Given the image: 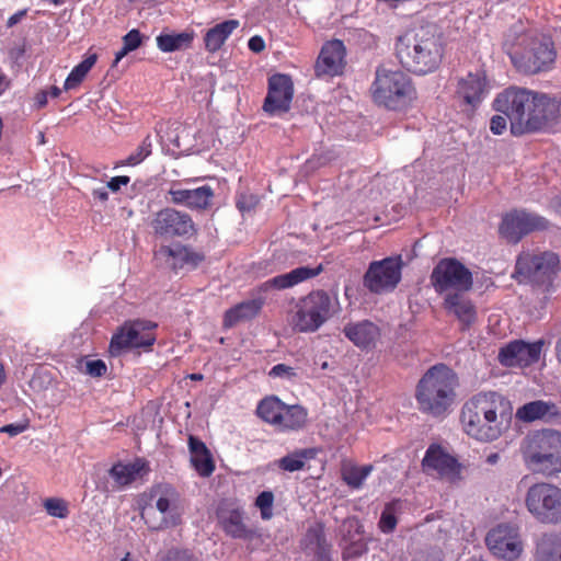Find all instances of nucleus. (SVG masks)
<instances>
[{"label": "nucleus", "mask_w": 561, "mask_h": 561, "mask_svg": "<svg viewBox=\"0 0 561 561\" xmlns=\"http://www.w3.org/2000/svg\"><path fill=\"white\" fill-rule=\"evenodd\" d=\"M518 48L511 53L512 61L527 73L549 71L556 61L557 53L550 37L528 32L518 38Z\"/></svg>", "instance_id": "0eeeda50"}, {"label": "nucleus", "mask_w": 561, "mask_h": 561, "mask_svg": "<svg viewBox=\"0 0 561 561\" xmlns=\"http://www.w3.org/2000/svg\"><path fill=\"white\" fill-rule=\"evenodd\" d=\"M334 300L323 290H314L299 299L290 316V323L296 331L316 332L334 312Z\"/></svg>", "instance_id": "1a4fd4ad"}, {"label": "nucleus", "mask_w": 561, "mask_h": 561, "mask_svg": "<svg viewBox=\"0 0 561 561\" xmlns=\"http://www.w3.org/2000/svg\"><path fill=\"white\" fill-rule=\"evenodd\" d=\"M158 323L146 319L125 321L112 335L108 352L117 357L130 350L150 352L157 341Z\"/></svg>", "instance_id": "9d476101"}, {"label": "nucleus", "mask_w": 561, "mask_h": 561, "mask_svg": "<svg viewBox=\"0 0 561 561\" xmlns=\"http://www.w3.org/2000/svg\"><path fill=\"white\" fill-rule=\"evenodd\" d=\"M399 510V501H393L386 504L378 523V527L381 530V533L391 534L396 529L398 524L396 514Z\"/></svg>", "instance_id": "a19ab883"}, {"label": "nucleus", "mask_w": 561, "mask_h": 561, "mask_svg": "<svg viewBox=\"0 0 561 561\" xmlns=\"http://www.w3.org/2000/svg\"><path fill=\"white\" fill-rule=\"evenodd\" d=\"M237 207L238 209L243 213L245 211V201L243 199V197L241 196L240 198H238L237 201Z\"/></svg>", "instance_id": "338daca9"}, {"label": "nucleus", "mask_w": 561, "mask_h": 561, "mask_svg": "<svg viewBox=\"0 0 561 561\" xmlns=\"http://www.w3.org/2000/svg\"><path fill=\"white\" fill-rule=\"evenodd\" d=\"M96 61L98 54L88 51L84 59L75 66L66 78L64 89L68 91L78 88Z\"/></svg>", "instance_id": "e433bc0d"}, {"label": "nucleus", "mask_w": 561, "mask_h": 561, "mask_svg": "<svg viewBox=\"0 0 561 561\" xmlns=\"http://www.w3.org/2000/svg\"><path fill=\"white\" fill-rule=\"evenodd\" d=\"M507 117L494 115L490 121V129L494 135H501L507 127Z\"/></svg>", "instance_id": "864d4df0"}, {"label": "nucleus", "mask_w": 561, "mask_h": 561, "mask_svg": "<svg viewBox=\"0 0 561 561\" xmlns=\"http://www.w3.org/2000/svg\"><path fill=\"white\" fill-rule=\"evenodd\" d=\"M485 542L494 557L505 561L517 560L524 551L519 528L510 524H500L491 529Z\"/></svg>", "instance_id": "f3484780"}, {"label": "nucleus", "mask_w": 561, "mask_h": 561, "mask_svg": "<svg viewBox=\"0 0 561 561\" xmlns=\"http://www.w3.org/2000/svg\"><path fill=\"white\" fill-rule=\"evenodd\" d=\"M130 182L129 176L127 175H118L112 178L107 184L106 187L111 190L112 192L116 193L121 190L123 185H127Z\"/></svg>", "instance_id": "5fc2aeb1"}, {"label": "nucleus", "mask_w": 561, "mask_h": 561, "mask_svg": "<svg viewBox=\"0 0 561 561\" xmlns=\"http://www.w3.org/2000/svg\"><path fill=\"white\" fill-rule=\"evenodd\" d=\"M309 546L317 552H324L327 549V540L323 530L320 527L311 528L306 535Z\"/></svg>", "instance_id": "49530a36"}, {"label": "nucleus", "mask_w": 561, "mask_h": 561, "mask_svg": "<svg viewBox=\"0 0 561 561\" xmlns=\"http://www.w3.org/2000/svg\"><path fill=\"white\" fill-rule=\"evenodd\" d=\"M106 371V364L102 359H92L85 363V373L91 377H103Z\"/></svg>", "instance_id": "8fccbe9b"}, {"label": "nucleus", "mask_w": 561, "mask_h": 561, "mask_svg": "<svg viewBox=\"0 0 561 561\" xmlns=\"http://www.w3.org/2000/svg\"><path fill=\"white\" fill-rule=\"evenodd\" d=\"M542 346L541 340L534 343L513 341L501 348L499 360L506 367H527L539 360Z\"/></svg>", "instance_id": "412c9836"}, {"label": "nucleus", "mask_w": 561, "mask_h": 561, "mask_svg": "<svg viewBox=\"0 0 561 561\" xmlns=\"http://www.w3.org/2000/svg\"><path fill=\"white\" fill-rule=\"evenodd\" d=\"M248 48L251 49L253 53L259 54L265 49V42L259 35L252 36L248 41Z\"/></svg>", "instance_id": "6e6d98bb"}, {"label": "nucleus", "mask_w": 561, "mask_h": 561, "mask_svg": "<svg viewBox=\"0 0 561 561\" xmlns=\"http://www.w3.org/2000/svg\"><path fill=\"white\" fill-rule=\"evenodd\" d=\"M270 376L274 378H282L288 381H294L299 377L295 368L287 366L285 364L275 365L270 370Z\"/></svg>", "instance_id": "de8ad7c7"}, {"label": "nucleus", "mask_w": 561, "mask_h": 561, "mask_svg": "<svg viewBox=\"0 0 561 561\" xmlns=\"http://www.w3.org/2000/svg\"><path fill=\"white\" fill-rule=\"evenodd\" d=\"M193 33H161L157 36L158 48L163 53H172L188 48L193 42Z\"/></svg>", "instance_id": "c9c22d12"}, {"label": "nucleus", "mask_w": 561, "mask_h": 561, "mask_svg": "<svg viewBox=\"0 0 561 561\" xmlns=\"http://www.w3.org/2000/svg\"><path fill=\"white\" fill-rule=\"evenodd\" d=\"M457 93L467 104L477 106L486 93L485 77L481 73H468L459 81Z\"/></svg>", "instance_id": "2f4dec72"}, {"label": "nucleus", "mask_w": 561, "mask_h": 561, "mask_svg": "<svg viewBox=\"0 0 561 561\" xmlns=\"http://www.w3.org/2000/svg\"><path fill=\"white\" fill-rule=\"evenodd\" d=\"M34 101L37 108L45 107L48 102V92L45 90L39 91L38 93H36Z\"/></svg>", "instance_id": "4d7b16f0"}, {"label": "nucleus", "mask_w": 561, "mask_h": 561, "mask_svg": "<svg viewBox=\"0 0 561 561\" xmlns=\"http://www.w3.org/2000/svg\"><path fill=\"white\" fill-rule=\"evenodd\" d=\"M123 45L130 51L137 49L141 45V34L138 30H130L123 36Z\"/></svg>", "instance_id": "3c124183"}, {"label": "nucleus", "mask_w": 561, "mask_h": 561, "mask_svg": "<svg viewBox=\"0 0 561 561\" xmlns=\"http://www.w3.org/2000/svg\"><path fill=\"white\" fill-rule=\"evenodd\" d=\"M44 507L48 515L58 518H66L69 515L68 504L59 497H48L44 501Z\"/></svg>", "instance_id": "37998d69"}, {"label": "nucleus", "mask_w": 561, "mask_h": 561, "mask_svg": "<svg viewBox=\"0 0 561 561\" xmlns=\"http://www.w3.org/2000/svg\"><path fill=\"white\" fill-rule=\"evenodd\" d=\"M214 188L203 185L196 188H182L172 185L168 191V201L174 205L184 206L192 210H206L213 205Z\"/></svg>", "instance_id": "b1692460"}, {"label": "nucleus", "mask_w": 561, "mask_h": 561, "mask_svg": "<svg viewBox=\"0 0 561 561\" xmlns=\"http://www.w3.org/2000/svg\"><path fill=\"white\" fill-rule=\"evenodd\" d=\"M154 257L175 272L182 268H196L205 260L204 253L182 243L161 245L154 251Z\"/></svg>", "instance_id": "4be33fe9"}, {"label": "nucleus", "mask_w": 561, "mask_h": 561, "mask_svg": "<svg viewBox=\"0 0 561 561\" xmlns=\"http://www.w3.org/2000/svg\"><path fill=\"white\" fill-rule=\"evenodd\" d=\"M549 220L527 210H514L503 217L501 234L510 242L517 243L524 236L549 228Z\"/></svg>", "instance_id": "6ab92c4d"}, {"label": "nucleus", "mask_w": 561, "mask_h": 561, "mask_svg": "<svg viewBox=\"0 0 561 561\" xmlns=\"http://www.w3.org/2000/svg\"><path fill=\"white\" fill-rule=\"evenodd\" d=\"M283 401L276 396L266 397L260 401L256 408L257 416L274 430L278 421L280 410H283Z\"/></svg>", "instance_id": "58836bf2"}, {"label": "nucleus", "mask_w": 561, "mask_h": 561, "mask_svg": "<svg viewBox=\"0 0 561 561\" xmlns=\"http://www.w3.org/2000/svg\"><path fill=\"white\" fill-rule=\"evenodd\" d=\"M130 50L127 49L124 45L123 47L115 54L114 66L118 64Z\"/></svg>", "instance_id": "680f3d73"}, {"label": "nucleus", "mask_w": 561, "mask_h": 561, "mask_svg": "<svg viewBox=\"0 0 561 561\" xmlns=\"http://www.w3.org/2000/svg\"><path fill=\"white\" fill-rule=\"evenodd\" d=\"M145 496L148 503L141 507L140 516L151 530L179 526L182 522L176 511L179 492L167 482L153 484Z\"/></svg>", "instance_id": "39448f33"}, {"label": "nucleus", "mask_w": 561, "mask_h": 561, "mask_svg": "<svg viewBox=\"0 0 561 561\" xmlns=\"http://www.w3.org/2000/svg\"><path fill=\"white\" fill-rule=\"evenodd\" d=\"M534 561H561V534H543L536 542Z\"/></svg>", "instance_id": "72a5a7b5"}, {"label": "nucleus", "mask_w": 561, "mask_h": 561, "mask_svg": "<svg viewBox=\"0 0 561 561\" xmlns=\"http://www.w3.org/2000/svg\"><path fill=\"white\" fill-rule=\"evenodd\" d=\"M457 387V375L449 367H431L416 386L415 399L420 411L434 417L445 415L455 403Z\"/></svg>", "instance_id": "7ed1b4c3"}, {"label": "nucleus", "mask_w": 561, "mask_h": 561, "mask_svg": "<svg viewBox=\"0 0 561 561\" xmlns=\"http://www.w3.org/2000/svg\"><path fill=\"white\" fill-rule=\"evenodd\" d=\"M526 467L551 476L561 472V433L545 430L529 434L522 446Z\"/></svg>", "instance_id": "20e7f679"}, {"label": "nucleus", "mask_w": 561, "mask_h": 561, "mask_svg": "<svg viewBox=\"0 0 561 561\" xmlns=\"http://www.w3.org/2000/svg\"><path fill=\"white\" fill-rule=\"evenodd\" d=\"M314 455L313 449H297L279 458L275 463L283 471L295 472L304 469L306 461L313 458Z\"/></svg>", "instance_id": "4c0bfd02"}, {"label": "nucleus", "mask_w": 561, "mask_h": 561, "mask_svg": "<svg viewBox=\"0 0 561 561\" xmlns=\"http://www.w3.org/2000/svg\"><path fill=\"white\" fill-rule=\"evenodd\" d=\"M371 470V466H344L342 469V477L343 480L347 483V485L357 489L362 486L363 482L369 476Z\"/></svg>", "instance_id": "ea45409f"}, {"label": "nucleus", "mask_w": 561, "mask_h": 561, "mask_svg": "<svg viewBox=\"0 0 561 561\" xmlns=\"http://www.w3.org/2000/svg\"><path fill=\"white\" fill-rule=\"evenodd\" d=\"M536 91L508 88L496 95L493 108L504 114L511 123V133L522 136L533 133V108Z\"/></svg>", "instance_id": "423d86ee"}, {"label": "nucleus", "mask_w": 561, "mask_h": 561, "mask_svg": "<svg viewBox=\"0 0 561 561\" xmlns=\"http://www.w3.org/2000/svg\"><path fill=\"white\" fill-rule=\"evenodd\" d=\"M397 57L410 71L426 75L440 64L443 46L432 26H421L402 34L396 44Z\"/></svg>", "instance_id": "f03ea898"}, {"label": "nucleus", "mask_w": 561, "mask_h": 561, "mask_svg": "<svg viewBox=\"0 0 561 561\" xmlns=\"http://www.w3.org/2000/svg\"><path fill=\"white\" fill-rule=\"evenodd\" d=\"M320 272V266L317 268L301 266L290 271L289 273L275 276L274 278L265 282L260 287H257V289L252 291L251 298L248 300V319L254 318L260 313L266 301V294L270 288H290L304 280L317 276Z\"/></svg>", "instance_id": "2eb2a0df"}, {"label": "nucleus", "mask_w": 561, "mask_h": 561, "mask_svg": "<svg viewBox=\"0 0 561 561\" xmlns=\"http://www.w3.org/2000/svg\"><path fill=\"white\" fill-rule=\"evenodd\" d=\"M559 270L560 260L553 252H523L516 261L515 274L519 282L548 285Z\"/></svg>", "instance_id": "ddd939ff"}, {"label": "nucleus", "mask_w": 561, "mask_h": 561, "mask_svg": "<svg viewBox=\"0 0 561 561\" xmlns=\"http://www.w3.org/2000/svg\"><path fill=\"white\" fill-rule=\"evenodd\" d=\"M466 294H448L444 297V308L448 313L455 316L463 328H469L477 319V311Z\"/></svg>", "instance_id": "a878e982"}, {"label": "nucleus", "mask_w": 561, "mask_h": 561, "mask_svg": "<svg viewBox=\"0 0 561 561\" xmlns=\"http://www.w3.org/2000/svg\"><path fill=\"white\" fill-rule=\"evenodd\" d=\"M274 495L271 491H263L255 500V506L261 511L263 519H270L273 515Z\"/></svg>", "instance_id": "c03bdc74"}, {"label": "nucleus", "mask_w": 561, "mask_h": 561, "mask_svg": "<svg viewBox=\"0 0 561 561\" xmlns=\"http://www.w3.org/2000/svg\"><path fill=\"white\" fill-rule=\"evenodd\" d=\"M217 517L219 524L228 535L234 538H243L245 536L243 513L236 508L233 503H220L217 510Z\"/></svg>", "instance_id": "7c9ffc66"}, {"label": "nucleus", "mask_w": 561, "mask_h": 561, "mask_svg": "<svg viewBox=\"0 0 561 561\" xmlns=\"http://www.w3.org/2000/svg\"><path fill=\"white\" fill-rule=\"evenodd\" d=\"M533 113V133L550 131L561 121V99L536 92Z\"/></svg>", "instance_id": "aec40b11"}, {"label": "nucleus", "mask_w": 561, "mask_h": 561, "mask_svg": "<svg viewBox=\"0 0 561 561\" xmlns=\"http://www.w3.org/2000/svg\"><path fill=\"white\" fill-rule=\"evenodd\" d=\"M402 268L400 255L373 261L363 277V284L374 294L392 291L401 280Z\"/></svg>", "instance_id": "4468645a"}, {"label": "nucleus", "mask_w": 561, "mask_h": 561, "mask_svg": "<svg viewBox=\"0 0 561 561\" xmlns=\"http://www.w3.org/2000/svg\"><path fill=\"white\" fill-rule=\"evenodd\" d=\"M294 95V87L290 77L286 75H274L270 78L268 93L263 108L271 115L286 113L290 108Z\"/></svg>", "instance_id": "5701e85b"}, {"label": "nucleus", "mask_w": 561, "mask_h": 561, "mask_svg": "<svg viewBox=\"0 0 561 561\" xmlns=\"http://www.w3.org/2000/svg\"><path fill=\"white\" fill-rule=\"evenodd\" d=\"M525 506L539 523L546 525L560 524L561 489L551 483H536L526 493Z\"/></svg>", "instance_id": "9b49d317"}, {"label": "nucleus", "mask_w": 561, "mask_h": 561, "mask_svg": "<svg viewBox=\"0 0 561 561\" xmlns=\"http://www.w3.org/2000/svg\"><path fill=\"white\" fill-rule=\"evenodd\" d=\"M245 317V302H239L234 307L226 311L224 317V327L226 329L234 327Z\"/></svg>", "instance_id": "a18cd8bd"}, {"label": "nucleus", "mask_w": 561, "mask_h": 561, "mask_svg": "<svg viewBox=\"0 0 561 561\" xmlns=\"http://www.w3.org/2000/svg\"><path fill=\"white\" fill-rule=\"evenodd\" d=\"M28 427H30V421L24 420L19 423L7 424V425L0 427V433H5V434L10 435L11 437H13L19 434H22Z\"/></svg>", "instance_id": "603ef678"}, {"label": "nucleus", "mask_w": 561, "mask_h": 561, "mask_svg": "<svg viewBox=\"0 0 561 561\" xmlns=\"http://www.w3.org/2000/svg\"><path fill=\"white\" fill-rule=\"evenodd\" d=\"M188 450L191 453V463L195 471L203 478H208L215 471V461L210 450L204 442L194 435L188 436Z\"/></svg>", "instance_id": "c85d7f7f"}, {"label": "nucleus", "mask_w": 561, "mask_h": 561, "mask_svg": "<svg viewBox=\"0 0 561 561\" xmlns=\"http://www.w3.org/2000/svg\"><path fill=\"white\" fill-rule=\"evenodd\" d=\"M343 332L359 348L374 347L380 336L378 327L368 320L347 323Z\"/></svg>", "instance_id": "cd10ccee"}, {"label": "nucleus", "mask_w": 561, "mask_h": 561, "mask_svg": "<svg viewBox=\"0 0 561 561\" xmlns=\"http://www.w3.org/2000/svg\"><path fill=\"white\" fill-rule=\"evenodd\" d=\"M559 415L558 407L543 400L528 402L516 411V417L523 422H534L537 420H550Z\"/></svg>", "instance_id": "473e14b6"}, {"label": "nucleus", "mask_w": 561, "mask_h": 561, "mask_svg": "<svg viewBox=\"0 0 561 561\" xmlns=\"http://www.w3.org/2000/svg\"><path fill=\"white\" fill-rule=\"evenodd\" d=\"M92 195L94 198H96L103 203L108 199V193H107L106 188H104V187L93 190Z\"/></svg>", "instance_id": "bf43d9fd"}, {"label": "nucleus", "mask_w": 561, "mask_h": 561, "mask_svg": "<svg viewBox=\"0 0 561 561\" xmlns=\"http://www.w3.org/2000/svg\"><path fill=\"white\" fill-rule=\"evenodd\" d=\"M501 459V456L499 453H491L486 456L485 462L490 466H495Z\"/></svg>", "instance_id": "052dcab7"}, {"label": "nucleus", "mask_w": 561, "mask_h": 561, "mask_svg": "<svg viewBox=\"0 0 561 561\" xmlns=\"http://www.w3.org/2000/svg\"><path fill=\"white\" fill-rule=\"evenodd\" d=\"M150 472L149 461L137 457L133 462H117L112 466L108 473L119 486L131 484L138 478H142Z\"/></svg>", "instance_id": "bb28decb"}, {"label": "nucleus", "mask_w": 561, "mask_h": 561, "mask_svg": "<svg viewBox=\"0 0 561 561\" xmlns=\"http://www.w3.org/2000/svg\"><path fill=\"white\" fill-rule=\"evenodd\" d=\"M371 90L374 101L390 110H401L415 99L410 78L400 70L378 69Z\"/></svg>", "instance_id": "6e6552de"}, {"label": "nucleus", "mask_w": 561, "mask_h": 561, "mask_svg": "<svg viewBox=\"0 0 561 561\" xmlns=\"http://www.w3.org/2000/svg\"><path fill=\"white\" fill-rule=\"evenodd\" d=\"M61 93V90L56 87V85H53L48 92V95H50L51 98H58Z\"/></svg>", "instance_id": "69168bd1"}, {"label": "nucleus", "mask_w": 561, "mask_h": 561, "mask_svg": "<svg viewBox=\"0 0 561 561\" xmlns=\"http://www.w3.org/2000/svg\"><path fill=\"white\" fill-rule=\"evenodd\" d=\"M422 469L426 474L451 484H458L463 480V465L439 445L433 444L427 448L422 460Z\"/></svg>", "instance_id": "dca6fc26"}, {"label": "nucleus", "mask_w": 561, "mask_h": 561, "mask_svg": "<svg viewBox=\"0 0 561 561\" xmlns=\"http://www.w3.org/2000/svg\"><path fill=\"white\" fill-rule=\"evenodd\" d=\"M26 15V10H21L16 13H14L13 15H11L8 21H7V26L8 27H12L14 26L15 24H18L22 18H24Z\"/></svg>", "instance_id": "13d9d810"}, {"label": "nucleus", "mask_w": 561, "mask_h": 561, "mask_svg": "<svg viewBox=\"0 0 561 561\" xmlns=\"http://www.w3.org/2000/svg\"><path fill=\"white\" fill-rule=\"evenodd\" d=\"M556 357L559 362V364H561V336L558 339L557 343H556Z\"/></svg>", "instance_id": "e2e57ef3"}, {"label": "nucleus", "mask_w": 561, "mask_h": 561, "mask_svg": "<svg viewBox=\"0 0 561 561\" xmlns=\"http://www.w3.org/2000/svg\"><path fill=\"white\" fill-rule=\"evenodd\" d=\"M345 46L342 41L333 39L325 43L316 62L318 77H334L343 72L345 67Z\"/></svg>", "instance_id": "393cba45"}, {"label": "nucleus", "mask_w": 561, "mask_h": 561, "mask_svg": "<svg viewBox=\"0 0 561 561\" xmlns=\"http://www.w3.org/2000/svg\"><path fill=\"white\" fill-rule=\"evenodd\" d=\"M238 26L239 21L227 20L209 28L204 36L206 50H208L209 53H215L219 50L227 41V38Z\"/></svg>", "instance_id": "f704fd0d"}, {"label": "nucleus", "mask_w": 561, "mask_h": 561, "mask_svg": "<svg viewBox=\"0 0 561 561\" xmlns=\"http://www.w3.org/2000/svg\"><path fill=\"white\" fill-rule=\"evenodd\" d=\"M431 284L439 295L468 293L473 286L472 273L456 259H442L433 268Z\"/></svg>", "instance_id": "f8f14e48"}, {"label": "nucleus", "mask_w": 561, "mask_h": 561, "mask_svg": "<svg viewBox=\"0 0 561 561\" xmlns=\"http://www.w3.org/2000/svg\"><path fill=\"white\" fill-rule=\"evenodd\" d=\"M151 227L162 238H190L196 233L195 224L185 211L165 207L156 213Z\"/></svg>", "instance_id": "a211bd4d"}, {"label": "nucleus", "mask_w": 561, "mask_h": 561, "mask_svg": "<svg viewBox=\"0 0 561 561\" xmlns=\"http://www.w3.org/2000/svg\"><path fill=\"white\" fill-rule=\"evenodd\" d=\"M510 402L499 392L482 391L469 398L460 410L463 433L480 443H492L510 428Z\"/></svg>", "instance_id": "f257e3e1"}, {"label": "nucleus", "mask_w": 561, "mask_h": 561, "mask_svg": "<svg viewBox=\"0 0 561 561\" xmlns=\"http://www.w3.org/2000/svg\"><path fill=\"white\" fill-rule=\"evenodd\" d=\"M7 374L2 362L0 360V388L5 382Z\"/></svg>", "instance_id": "0e129e2a"}, {"label": "nucleus", "mask_w": 561, "mask_h": 561, "mask_svg": "<svg viewBox=\"0 0 561 561\" xmlns=\"http://www.w3.org/2000/svg\"><path fill=\"white\" fill-rule=\"evenodd\" d=\"M308 423V410L300 404L283 403V410L275 426L279 433L298 432Z\"/></svg>", "instance_id": "c756f323"}, {"label": "nucleus", "mask_w": 561, "mask_h": 561, "mask_svg": "<svg viewBox=\"0 0 561 561\" xmlns=\"http://www.w3.org/2000/svg\"><path fill=\"white\" fill-rule=\"evenodd\" d=\"M152 137L148 134L141 141V144L136 148V150L130 153L125 160L121 161L118 165H130L135 167L141 163L146 158H148L152 152Z\"/></svg>", "instance_id": "79ce46f5"}, {"label": "nucleus", "mask_w": 561, "mask_h": 561, "mask_svg": "<svg viewBox=\"0 0 561 561\" xmlns=\"http://www.w3.org/2000/svg\"><path fill=\"white\" fill-rule=\"evenodd\" d=\"M553 207L556 211L561 215V197L554 202Z\"/></svg>", "instance_id": "774afa93"}, {"label": "nucleus", "mask_w": 561, "mask_h": 561, "mask_svg": "<svg viewBox=\"0 0 561 561\" xmlns=\"http://www.w3.org/2000/svg\"><path fill=\"white\" fill-rule=\"evenodd\" d=\"M160 561H197V559L186 549L173 548L168 550Z\"/></svg>", "instance_id": "09e8293b"}]
</instances>
